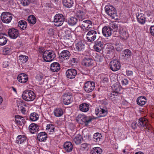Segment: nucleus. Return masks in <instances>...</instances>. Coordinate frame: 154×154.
Wrapping results in <instances>:
<instances>
[{"label":"nucleus","mask_w":154,"mask_h":154,"mask_svg":"<svg viewBox=\"0 0 154 154\" xmlns=\"http://www.w3.org/2000/svg\"><path fill=\"white\" fill-rule=\"evenodd\" d=\"M105 11L107 14L112 18L117 19V15L116 9L111 5H106L105 8Z\"/></svg>","instance_id":"nucleus-1"},{"label":"nucleus","mask_w":154,"mask_h":154,"mask_svg":"<svg viewBox=\"0 0 154 154\" xmlns=\"http://www.w3.org/2000/svg\"><path fill=\"white\" fill-rule=\"evenodd\" d=\"M56 57V54L54 51L51 50L45 51L42 54V58L46 62H50L54 60Z\"/></svg>","instance_id":"nucleus-2"},{"label":"nucleus","mask_w":154,"mask_h":154,"mask_svg":"<svg viewBox=\"0 0 154 154\" xmlns=\"http://www.w3.org/2000/svg\"><path fill=\"white\" fill-rule=\"evenodd\" d=\"M93 119L91 116H87L85 115H79L77 118L76 120L79 123L83 122L86 126H88Z\"/></svg>","instance_id":"nucleus-3"},{"label":"nucleus","mask_w":154,"mask_h":154,"mask_svg":"<svg viewBox=\"0 0 154 154\" xmlns=\"http://www.w3.org/2000/svg\"><path fill=\"white\" fill-rule=\"evenodd\" d=\"M22 97L24 100L27 101H31L34 100L35 95L32 91H26L23 92Z\"/></svg>","instance_id":"nucleus-4"},{"label":"nucleus","mask_w":154,"mask_h":154,"mask_svg":"<svg viewBox=\"0 0 154 154\" xmlns=\"http://www.w3.org/2000/svg\"><path fill=\"white\" fill-rule=\"evenodd\" d=\"M76 16L79 22H82L85 18V9L84 7L78 6L77 8Z\"/></svg>","instance_id":"nucleus-5"},{"label":"nucleus","mask_w":154,"mask_h":154,"mask_svg":"<svg viewBox=\"0 0 154 154\" xmlns=\"http://www.w3.org/2000/svg\"><path fill=\"white\" fill-rule=\"evenodd\" d=\"M95 85V83L94 82L91 81H87L84 84V90L86 93L91 92L94 89Z\"/></svg>","instance_id":"nucleus-6"},{"label":"nucleus","mask_w":154,"mask_h":154,"mask_svg":"<svg viewBox=\"0 0 154 154\" xmlns=\"http://www.w3.org/2000/svg\"><path fill=\"white\" fill-rule=\"evenodd\" d=\"M65 20L63 16L61 14H56L54 17V24L56 26H61Z\"/></svg>","instance_id":"nucleus-7"},{"label":"nucleus","mask_w":154,"mask_h":154,"mask_svg":"<svg viewBox=\"0 0 154 154\" xmlns=\"http://www.w3.org/2000/svg\"><path fill=\"white\" fill-rule=\"evenodd\" d=\"M98 35L97 32L95 30L89 31L86 34V38L89 42H92L95 40Z\"/></svg>","instance_id":"nucleus-8"},{"label":"nucleus","mask_w":154,"mask_h":154,"mask_svg":"<svg viewBox=\"0 0 154 154\" xmlns=\"http://www.w3.org/2000/svg\"><path fill=\"white\" fill-rule=\"evenodd\" d=\"M2 21L5 23H9L11 21L12 18L11 14L8 12H4L2 13L1 15Z\"/></svg>","instance_id":"nucleus-9"},{"label":"nucleus","mask_w":154,"mask_h":154,"mask_svg":"<svg viewBox=\"0 0 154 154\" xmlns=\"http://www.w3.org/2000/svg\"><path fill=\"white\" fill-rule=\"evenodd\" d=\"M139 126L140 127H143L144 128H146L148 131L149 130H151L152 128L150 125H148V120L144 118H140L139 119L138 121Z\"/></svg>","instance_id":"nucleus-10"},{"label":"nucleus","mask_w":154,"mask_h":154,"mask_svg":"<svg viewBox=\"0 0 154 154\" xmlns=\"http://www.w3.org/2000/svg\"><path fill=\"white\" fill-rule=\"evenodd\" d=\"M95 113L98 117H103L106 116L108 113V111L106 108L98 107L96 109Z\"/></svg>","instance_id":"nucleus-11"},{"label":"nucleus","mask_w":154,"mask_h":154,"mask_svg":"<svg viewBox=\"0 0 154 154\" xmlns=\"http://www.w3.org/2000/svg\"><path fill=\"white\" fill-rule=\"evenodd\" d=\"M110 69L113 71H116L120 68V62L117 60H114L110 62Z\"/></svg>","instance_id":"nucleus-12"},{"label":"nucleus","mask_w":154,"mask_h":154,"mask_svg":"<svg viewBox=\"0 0 154 154\" xmlns=\"http://www.w3.org/2000/svg\"><path fill=\"white\" fill-rule=\"evenodd\" d=\"M94 48L96 51L100 52L104 48V45L101 38L98 39L95 42V45H94Z\"/></svg>","instance_id":"nucleus-13"},{"label":"nucleus","mask_w":154,"mask_h":154,"mask_svg":"<svg viewBox=\"0 0 154 154\" xmlns=\"http://www.w3.org/2000/svg\"><path fill=\"white\" fill-rule=\"evenodd\" d=\"M77 74L76 70L74 69H67L66 72V75L67 78L69 79L74 78Z\"/></svg>","instance_id":"nucleus-14"},{"label":"nucleus","mask_w":154,"mask_h":154,"mask_svg":"<svg viewBox=\"0 0 154 154\" xmlns=\"http://www.w3.org/2000/svg\"><path fill=\"white\" fill-rule=\"evenodd\" d=\"M8 34L9 37L12 39H16L19 35L18 30L15 28L9 29L8 31Z\"/></svg>","instance_id":"nucleus-15"},{"label":"nucleus","mask_w":154,"mask_h":154,"mask_svg":"<svg viewBox=\"0 0 154 154\" xmlns=\"http://www.w3.org/2000/svg\"><path fill=\"white\" fill-rule=\"evenodd\" d=\"M73 101V98L69 93H65L63 96V102L65 105H68Z\"/></svg>","instance_id":"nucleus-16"},{"label":"nucleus","mask_w":154,"mask_h":154,"mask_svg":"<svg viewBox=\"0 0 154 154\" xmlns=\"http://www.w3.org/2000/svg\"><path fill=\"white\" fill-rule=\"evenodd\" d=\"M81 24L82 28L87 31H88L92 26V22L89 20H83L81 22Z\"/></svg>","instance_id":"nucleus-17"},{"label":"nucleus","mask_w":154,"mask_h":154,"mask_svg":"<svg viewBox=\"0 0 154 154\" xmlns=\"http://www.w3.org/2000/svg\"><path fill=\"white\" fill-rule=\"evenodd\" d=\"M70 55L71 54L69 51L64 50L60 54L59 57L60 59L64 60L69 59Z\"/></svg>","instance_id":"nucleus-18"},{"label":"nucleus","mask_w":154,"mask_h":154,"mask_svg":"<svg viewBox=\"0 0 154 154\" xmlns=\"http://www.w3.org/2000/svg\"><path fill=\"white\" fill-rule=\"evenodd\" d=\"M112 29L108 26H104L102 30L103 35L106 37L110 36L112 34Z\"/></svg>","instance_id":"nucleus-19"},{"label":"nucleus","mask_w":154,"mask_h":154,"mask_svg":"<svg viewBox=\"0 0 154 154\" xmlns=\"http://www.w3.org/2000/svg\"><path fill=\"white\" fill-rule=\"evenodd\" d=\"M17 79L19 82L22 83H24L27 82L28 78L25 74L22 73L19 75Z\"/></svg>","instance_id":"nucleus-20"},{"label":"nucleus","mask_w":154,"mask_h":154,"mask_svg":"<svg viewBox=\"0 0 154 154\" xmlns=\"http://www.w3.org/2000/svg\"><path fill=\"white\" fill-rule=\"evenodd\" d=\"M60 65L59 63L55 62L51 64L50 69L53 72H57L60 69Z\"/></svg>","instance_id":"nucleus-21"},{"label":"nucleus","mask_w":154,"mask_h":154,"mask_svg":"<svg viewBox=\"0 0 154 154\" xmlns=\"http://www.w3.org/2000/svg\"><path fill=\"white\" fill-rule=\"evenodd\" d=\"M37 137L39 141L45 142L47 139L48 137L46 133L42 132L38 134Z\"/></svg>","instance_id":"nucleus-22"},{"label":"nucleus","mask_w":154,"mask_h":154,"mask_svg":"<svg viewBox=\"0 0 154 154\" xmlns=\"http://www.w3.org/2000/svg\"><path fill=\"white\" fill-rule=\"evenodd\" d=\"M82 41L79 40L77 41L75 45L76 50L79 51H82L85 48V45L84 44Z\"/></svg>","instance_id":"nucleus-23"},{"label":"nucleus","mask_w":154,"mask_h":154,"mask_svg":"<svg viewBox=\"0 0 154 154\" xmlns=\"http://www.w3.org/2000/svg\"><path fill=\"white\" fill-rule=\"evenodd\" d=\"M29 129L31 133L34 134L38 131L39 126L38 125L35 123H32L29 125Z\"/></svg>","instance_id":"nucleus-24"},{"label":"nucleus","mask_w":154,"mask_h":154,"mask_svg":"<svg viewBox=\"0 0 154 154\" xmlns=\"http://www.w3.org/2000/svg\"><path fill=\"white\" fill-rule=\"evenodd\" d=\"M137 18L138 22L141 24H144L146 22V18L144 14L139 13L137 15Z\"/></svg>","instance_id":"nucleus-25"},{"label":"nucleus","mask_w":154,"mask_h":154,"mask_svg":"<svg viewBox=\"0 0 154 154\" xmlns=\"http://www.w3.org/2000/svg\"><path fill=\"white\" fill-rule=\"evenodd\" d=\"M73 145L70 142H66L63 144L64 149L67 152H71L73 149Z\"/></svg>","instance_id":"nucleus-26"},{"label":"nucleus","mask_w":154,"mask_h":154,"mask_svg":"<svg viewBox=\"0 0 154 154\" xmlns=\"http://www.w3.org/2000/svg\"><path fill=\"white\" fill-rule=\"evenodd\" d=\"M147 102V99L145 97H139L137 100V102L138 105L142 106L144 105Z\"/></svg>","instance_id":"nucleus-27"},{"label":"nucleus","mask_w":154,"mask_h":154,"mask_svg":"<svg viewBox=\"0 0 154 154\" xmlns=\"http://www.w3.org/2000/svg\"><path fill=\"white\" fill-rule=\"evenodd\" d=\"M79 110L83 112H86L88 111L89 109V106L87 103H82L79 106Z\"/></svg>","instance_id":"nucleus-28"},{"label":"nucleus","mask_w":154,"mask_h":154,"mask_svg":"<svg viewBox=\"0 0 154 154\" xmlns=\"http://www.w3.org/2000/svg\"><path fill=\"white\" fill-rule=\"evenodd\" d=\"M92 60L88 57L84 58L82 63L83 65L86 66H89L93 65Z\"/></svg>","instance_id":"nucleus-29"},{"label":"nucleus","mask_w":154,"mask_h":154,"mask_svg":"<svg viewBox=\"0 0 154 154\" xmlns=\"http://www.w3.org/2000/svg\"><path fill=\"white\" fill-rule=\"evenodd\" d=\"M119 36L122 38L124 39H125L127 38L128 35L125 28H124L122 27H120L119 30Z\"/></svg>","instance_id":"nucleus-30"},{"label":"nucleus","mask_w":154,"mask_h":154,"mask_svg":"<svg viewBox=\"0 0 154 154\" xmlns=\"http://www.w3.org/2000/svg\"><path fill=\"white\" fill-rule=\"evenodd\" d=\"M7 36L5 34L0 33V45H3L6 43L8 41Z\"/></svg>","instance_id":"nucleus-31"},{"label":"nucleus","mask_w":154,"mask_h":154,"mask_svg":"<svg viewBox=\"0 0 154 154\" xmlns=\"http://www.w3.org/2000/svg\"><path fill=\"white\" fill-rule=\"evenodd\" d=\"M26 136L23 135H20L18 136L16 140L17 143L18 144L26 142Z\"/></svg>","instance_id":"nucleus-32"},{"label":"nucleus","mask_w":154,"mask_h":154,"mask_svg":"<svg viewBox=\"0 0 154 154\" xmlns=\"http://www.w3.org/2000/svg\"><path fill=\"white\" fill-rule=\"evenodd\" d=\"M62 3L66 7L70 8L74 4V0H62Z\"/></svg>","instance_id":"nucleus-33"},{"label":"nucleus","mask_w":154,"mask_h":154,"mask_svg":"<svg viewBox=\"0 0 154 154\" xmlns=\"http://www.w3.org/2000/svg\"><path fill=\"white\" fill-rule=\"evenodd\" d=\"M109 27H110L111 29H112V31H113V34H114V32H116L115 34L113 35L114 36L115 35H117L116 32L117 31L118 29V26L116 23L115 22H111L109 23Z\"/></svg>","instance_id":"nucleus-34"},{"label":"nucleus","mask_w":154,"mask_h":154,"mask_svg":"<svg viewBox=\"0 0 154 154\" xmlns=\"http://www.w3.org/2000/svg\"><path fill=\"white\" fill-rule=\"evenodd\" d=\"M82 138L80 134H78L75 136L73 139V141L76 144H79L81 143Z\"/></svg>","instance_id":"nucleus-35"},{"label":"nucleus","mask_w":154,"mask_h":154,"mask_svg":"<svg viewBox=\"0 0 154 154\" xmlns=\"http://www.w3.org/2000/svg\"><path fill=\"white\" fill-rule=\"evenodd\" d=\"M54 115L57 117L61 116L63 113V110L60 108H56L54 111Z\"/></svg>","instance_id":"nucleus-36"},{"label":"nucleus","mask_w":154,"mask_h":154,"mask_svg":"<svg viewBox=\"0 0 154 154\" xmlns=\"http://www.w3.org/2000/svg\"><path fill=\"white\" fill-rule=\"evenodd\" d=\"M78 19L75 17H70L68 20V23L71 26H73L76 24L78 21Z\"/></svg>","instance_id":"nucleus-37"},{"label":"nucleus","mask_w":154,"mask_h":154,"mask_svg":"<svg viewBox=\"0 0 154 154\" xmlns=\"http://www.w3.org/2000/svg\"><path fill=\"white\" fill-rule=\"evenodd\" d=\"M112 89L115 90V91L118 93L120 91L121 86L120 84L118 83H114L112 87Z\"/></svg>","instance_id":"nucleus-38"},{"label":"nucleus","mask_w":154,"mask_h":154,"mask_svg":"<svg viewBox=\"0 0 154 154\" xmlns=\"http://www.w3.org/2000/svg\"><path fill=\"white\" fill-rule=\"evenodd\" d=\"M102 137L101 134L100 133H95L93 135V140L95 142H99L101 139Z\"/></svg>","instance_id":"nucleus-39"},{"label":"nucleus","mask_w":154,"mask_h":154,"mask_svg":"<svg viewBox=\"0 0 154 154\" xmlns=\"http://www.w3.org/2000/svg\"><path fill=\"white\" fill-rule=\"evenodd\" d=\"M29 117L31 120L32 121H35L38 119L39 116L37 113L33 112L30 114Z\"/></svg>","instance_id":"nucleus-40"},{"label":"nucleus","mask_w":154,"mask_h":154,"mask_svg":"<svg viewBox=\"0 0 154 154\" xmlns=\"http://www.w3.org/2000/svg\"><path fill=\"white\" fill-rule=\"evenodd\" d=\"M102 150L99 147H95L93 148L91 151V154H101Z\"/></svg>","instance_id":"nucleus-41"},{"label":"nucleus","mask_w":154,"mask_h":154,"mask_svg":"<svg viewBox=\"0 0 154 154\" xmlns=\"http://www.w3.org/2000/svg\"><path fill=\"white\" fill-rule=\"evenodd\" d=\"M29 23L32 24H35L36 22V18L32 15H30L28 18Z\"/></svg>","instance_id":"nucleus-42"},{"label":"nucleus","mask_w":154,"mask_h":154,"mask_svg":"<svg viewBox=\"0 0 154 154\" xmlns=\"http://www.w3.org/2000/svg\"><path fill=\"white\" fill-rule=\"evenodd\" d=\"M131 51L130 50L126 49L123 51L122 55L125 57L128 58L131 56Z\"/></svg>","instance_id":"nucleus-43"},{"label":"nucleus","mask_w":154,"mask_h":154,"mask_svg":"<svg viewBox=\"0 0 154 154\" xmlns=\"http://www.w3.org/2000/svg\"><path fill=\"white\" fill-rule=\"evenodd\" d=\"M66 38L68 39H71L72 38L71 32L70 29H66L65 31Z\"/></svg>","instance_id":"nucleus-44"},{"label":"nucleus","mask_w":154,"mask_h":154,"mask_svg":"<svg viewBox=\"0 0 154 154\" xmlns=\"http://www.w3.org/2000/svg\"><path fill=\"white\" fill-rule=\"evenodd\" d=\"M18 24L20 28L23 30L27 27V23L24 20L19 21L18 22Z\"/></svg>","instance_id":"nucleus-45"},{"label":"nucleus","mask_w":154,"mask_h":154,"mask_svg":"<svg viewBox=\"0 0 154 154\" xmlns=\"http://www.w3.org/2000/svg\"><path fill=\"white\" fill-rule=\"evenodd\" d=\"M19 60L23 63L26 62L28 60V57L23 55H20L19 57Z\"/></svg>","instance_id":"nucleus-46"},{"label":"nucleus","mask_w":154,"mask_h":154,"mask_svg":"<svg viewBox=\"0 0 154 154\" xmlns=\"http://www.w3.org/2000/svg\"><path fill=\"white\" fill-rule=\"evenodd\" d=\"M11 49L10 48H4L3 51V54L4 55H8L11 53Z\"/></svg>","instance_id":"nucleus-47"},{"label":"nucleus","mask_w":154,"mask_h":154,"mask_svg":"<svg viewBox=\"0 0 154 154\" xmlns=\"http://www.w3.org/2000/svg\"><path fill=\"white\" fill-rule=\"evenodd\" d=\"M119 94V93L116 92V91H114L110 93L109 96V97L111 98V99H112L113 98H117L118 95Z\"/></svg>","instance_id":"nucleus-48"},{"label":"nucleus","mask_w":154,"mask_h":154,"mask_svg":"<svg viewBox=\"0 0 154 154\" xmlns=\"http://www.w3.org/2000/svg\"><path fill=\"white\" fill-rule=\"evenodd\" d=\"M109 82V79L108 76L106 75H104L102 78L101 82L103 83H107Z\"/></svg>","instance_id":"nucleus-49"},{"label":"nucleus","mask_w":154,"mask_h":154,"mask_svg":"<svg viewBox=\"0 0 154 154\" xmlns=\"http://www.w3.org/2000/svg\"><path fill=\"white\" fill-rule=\"evenodd\" d=\"M47 129L48 131L50 132H53L54 131V129H55L54 126L51 124H49L47 125Z\"/></svg>","instance_id":"nucleus-50"},{"label":"nucleus","mask_w":154,"mask_h":154,"mask_svg":"<svg viewBox=\"0 0 154 154\" xmlns=\"http://www.w3.org/2000/svg\"><path fill=\"white\" fill-rule=\"evenodd\" d=\"M21 4L23 6H28L30 3V0H20Z\"/></svg>","instance_id":"nucleus-51"},{"label":"nucleus","mask_w":154,"mask_h":154,"mask_svg":"<svg viewBox=\"0 0 154 154\" xmlns=\"http://www.w3.org/2000/svg\"><path fill=\"white\" fill-rule=\"evenodd\" d=\"M36 78L38 81H41L43 79L44 76L42 74H38L36 75Z\"/></svg>","instance_id":"nucleus-52"},{"label":"nucleus","mask_w":154,"mask_h":154,"mask_svg":"<svg viewBox=\"0 0 154 154\" xmlns=\"http://www.w3.org/2000/svg\"><path fill=\"white\" fill-rule=\"evenodd\" d=\"M16 122L18 125L21 126L24 124L25 122V120L22 119H21V120H17V121Z\"/></svg>","instance_id":"nucleus-53"},{"label":"nucleus","mask_w":154,"mask_h":154,"mask_svg":"<svg viewBox=\"0 0 154 154\" xmlns=\"http://www.w3.org/2000/svg\"><path fill=\"white\" fill-rule=\"evenodd\" d=\"M76 60V59L73 58L70 60V63L72 65H76L77 63V61Z\"/></svg>","instance_id":"nucleus-54"},{"label":"nucleus","mask_w":154,"mask_h":154,"mask_svg":"<svg viewBox=\"0 0 154 154\" xmlns=\"http://www.w3.org/2000/svg\"><path fill=\"white\" fill-rule=\"evenodd\" d=\"M123 48V46L121 45H119V44L116 45V50L119 51H121Z\"/></svg>","instance_id":"nucleus-55"},{"label":"nucleus","mask_w":154,"mask_h":154,"mask_svg":"<svg viewBox=\"0 0 154 154\" xmlns=\"http://www.w3.org/2000/svg\"><path fill=\"white\" fill-rule=\"evenodd\" d=\"M149 30L151 34L154 37V26H152L150 27Z\"/></svg>","instance_id":"nucleus-56"},{"label":"nucleus","mask_w":154,"mask_h":154,"mask_svg":"<svg viewBox=\"0 0 154 154\" xmlns=\"http://www.w3.org/2000/svg\"><path fill=\"white\" fill-rule=\"evenodd\" d=\"M128 80L126 79H124L121 81V83L123 85H126L128 84Z\"/></svg>","instance_id":"nucleus-57"},{"label":"nucleus","mask_w":154,"mask_h":154,"mask_svg":"<svg viewBox=\"0 0 154 154\" xmlns=\"http://www.w3.org/2000/svg\"><path fill=\"white\" fill-rule=\"evenodd\" d=\"M20 111L23 114H25L26 112V108L23 106L21 107Z\"/></svg>","instance_id":"nucleus-58"},{"label":"nucleus","mask_w":154,"mask_h":154,"mask_svg":"<svg viewBox=\"0 0 154 154\" xmlns=\"http://www.w3.org/2000/svg\"><path fill=\"white\" fill-rule=\"evenodd\" d=\"M44 50L45 49L43 47H40L38 49V51L40 53H43L45 51Z\"/></svg>","instance_id":"nucleus-59"},{"label":"nucleus","mask_w":154,"mask_h":154,"mask_svg":"<svg viewBox=\"0 0 154 154\" xmlns=\"http://www.w3.org/2000/svg\"><path fill=\"white\" fill-rule=\"evenodd\" d=\"M138 125H138L135 122L133 123L131 125L132 128L134 129L137 128V127Z\"/></svg>","instance_id":"nucleus-60"},{"label":"nucleus","mask_w":154,"mask_h":154,"mask_svg":"<svg viewBox=\"0 0 154 154\" xmlns=\"http://www.w3.org/2000/svg\"><path fill=\"white\" fill-rule=\"evenodd\" d=\"M133 72L131 71L128 70L126 71V74L128 76H130L132 75Z\"/></svg>","instance_id":"nucleus-61"},{"label":"nucleus","mask_w":154,"mask_h":154,"mask_svg":"<svg viewBox=\"0 0 154 154\" xmlns=\"http://www.w3.org/2000/svg\"><path fill=\"white\" fill-rule=\"evenodd\" d=\"M15 121H17V120H18L17 119H21V118H23L19 115H17L15 116Z\"/></svg>","instance_id":"nucleus-62"},{"label":"nucleus","mask_w":154,"mask_h":154,"mask_svg":"<svg viewBox=\"0 0 154 154\" xmlns=\"http://www.w3.org/2000/svg\"><path fill=\"white\" fill-rule=\"evenodd\" d=\"M81 147L84 149L87 148L88 145L87 143H82L81 144Z\"/></svg>","instance_id":"nucleus-63"},{"label":"nucleus","mask_w":154,"mask_h":154,"mask_svg":"<svg viewBox=\"0 0 154 154\" xmlns=\"http://www.w3.org/2000/svg\"><path fill=\"white\" fill-rule=\"evenodd\" d=\"M135 154H144L143 153L141 152H136Z\"/></svg>","instance_id":"nucleus-64"}]
</instances>
